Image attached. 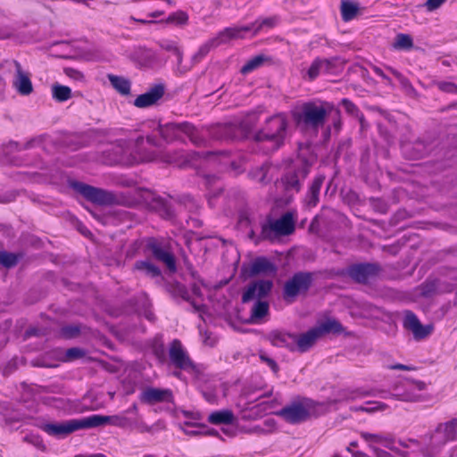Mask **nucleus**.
<instances>
[{"mask_svg":"<svg viewBox=\"0 0 457 457\" xmlns=\"http://www.w3.org/2000/svg\"><path fill=\"white\" fill-rule=\"evenodd\" d=\"M103 162L107 165L132 166L143 162H158L179 168L200 166H220L226 170L235 168V162L227 152L222 153H186L173 149H164L154 137L145 138L139 136L135 140L119 139L103 152Z\"/></svg>","mask_w":457,"mask_h":457,"instance_id":"obj_1","label":"nucleus"},{"mask_svg":"<svg viewBox=\"0 0 457 457\" xmlns=\"http://www.w3.org/2000/svg\"><path fill=\"white\" fill-rule=\"evenodd\" d=\"M457 436V419L440 423L430 435L425 436L422 441L408 438L399 441V445L412 453L419 452L427 457H437L449 442L455 440Z\"/></svg>","mask_w":457,"mask_h":457,"instance_id":"obj_2","label":"nucleus"},{"mask_svg":"<svg viewBox=\"0 0 457 457\" xmlns=\"http://www.w3.org/2000/svg\"><path fill=\"white\" fill-rule=\"evenodd\" d=\"M277 18H266L261 22L256 21L251 26L233 27L227 28L220 31L216 37L207 41L200 46L198 51L193 55L192 62L196 63L200 62L212 48L220 46V44L227 43L228 41L235 38L245 37L246 33L252 32L253 35L256 34L262 27H272L276 24Z\"/></svg>","mask_w":457,"mask_h":457,"instance_id":"obj_3","label":"nucleus"},{"mask_svg":"<svg viewBox=\"0 0 457 457\" xmlns=\"http://www.w3.org/2000/svg\"><path fill=\"white\" fill-rule=\"evenodd\" d=\"M426 389L422 381L401 380L392 386L390 391L374 389L371 392L357 390L350 396L351 399L366 395L379 396L384 399H394L402 402H419L421 400V391Z\"/></svg>","mask_w":457,"mask_h":457,"instance_id":"obj_4","label":"nucleus"},{"mask_svg":"<svg viewBox=\"0 0 457 457\" xmlns=\"http://www.w3.org/2000/svg\"><path fill=\"white\" fill-rule=\"evenodd\" d=\"M270 343L277 347H285L291 352L305 353L321 337L316 327L300 335L283 331H273L269 336Z\"/></svg>","mask_w":457,"mask_h":457,"instance_id":"obj_5","label":"nucleus"},{"mask_svg":"<svg viewBox=\"0 0 457 457\" xmlns=\"http://www.w3.org/2000/svg\"><path fill=\"white\" fill-rule=\"evenodd\" d=\"M288 120L285 113H278L266 120L264 128L256 135L257 141L270 144L269 151L279 148L285 140Z\"/></svg>","mask_w":457,"mask_h":457,"instance_id":"obj_6","label":"nucleus"},{"mask_svg":"<svg viewBox=\"0 0 457 457\" xmlns=\"http://www.w3.org/2000/svg\"><path fill=\"white\" fill-rule=\"evenodd\" d=\"M332 111L333 105L329 103L308 102L303 104L301 111L295 114V118L298 123L317 129L324 125L326 118L331 115Z\"/></svg>","mask_w":457,"mask_h":457,"instance_id":"obj_7","label":"nucleus"},{"mask_svg":"<svg viewBox=\"0 0 457 457\" xmlns=\"http://www.w3.org/2000/svg\"><path fill=\"white\" fill-rule=\"evenodd\" d=\"M159 134L167 142L185 141L189 139L194 145H200L204 139L199 136L198 130L190 123H167L159 127Z\"/></svg>","mask_w":457,"mask_h":457,"instance_id":"obj_8","label":"nucleus"},{"mask_svg":"<svg viewBox=\"0 0 457 457\" xmlns=\"http://www.w3.org/2000/svg\"><path fill=\"white\" fill-rule=\"evenodd\" d=\"M295 228V214L292 212L284 213L280 218H268L262 225L261 237L274 240L283 236L291 235Z\"/></svg>","mask_w":457,"mask_h":457,"instance_id":"obj_9","label":"nucleus"},{"mask_svg":"<svg viewBox=\"0 0 457 457\" xmlns=\"http://www.w3.org/2000/svg\"><path fill=\"white\" fill-rule=\"evenodd\" d=\"M457 285V270L445 269L435 277L428 278L422 285V293L425 295L433 294H445L453 292Z\"/></svg>","mask_w":457,"mask_h":457,"instance_id":"obj_10","label":"nucleus"},{"mask_svg":"<svg viewBox=\"0 0 457 457\" xmlns=\"http://www.w3.org/2000/svg\"><path fill=\"white\" fill-rule=\"evenodd\" d=\"M169 359L171 365L190 374L194 378H198L200 367L189 357L188 353L181 342L174 339L169 346Z\"/></svg>","mask_w":457,"mask_h":457,"instance_id":"obj_11","label":"nucleus"},{"mask_svg":"<svg viewBox=\"0 0 457 457\" xmlns=\"http://www.w3.org/2000/svg\"><path fill=\"white\" fill-rule=\"evenodd\" d=\"M71 187L79 193L87 201L98 205H112L117 202V197L110 191L95 187L79 181H71Z\"/></svg>","mask_w":457,"mask_h":457,"instance_id":"obj_12","label":"nucleus"},{"mask_svg":"<svg viewBox=\"0 0 457 457\" xmlns=\"http://www.w3.org/2000/svg\"><path fill=\"white\" fill-rule=\"evenodd\" d=\"M361 437L369 445V447L377 457H407L405 453H401L399 456H395L393 453L379 448L381 445L393 452L398 453L395 442L389 435L361 432Z\"/></svg>","mask_w":457,"mask_h":457,"instance_id":"obj_13","label":"nucleus"},{"mask_svg":"<svg viewBox=\"0 0 457 457\" xmlns=\"http://www.w3.org/2000/svg\"><path fill=\"white\" fill-rule=\"evenodd\" d=\"M39 428L49 436L58 438H63L82 428H88L87 417L69 420L62 422H43L39 425Z\"/></svg>","mask_w":457,"mask_h":457,"instance_id":"obj_14","label":"nucleus"},{"mask_svg":"<svg viewBox=\"0 0 457 457\" xmlns=\"http://www.w3.org/2000/svg\"><path fill=\"white\" fill-rule=\"evenodd\" d=\"M145 249L152 253L155 260L165 264L170 272L176 271L175 257L167 242L162 239L149 237L146 239Z\"/></svg>","mask_w":457,"mask_h":457,"instance_id":"obj_15","label":"nucleus"},{"mask_svg":"<svg viewBox=\"0 0 457 457\" xmlns=\"http://www.w3.org/2000/svg\"><path fill=\"white\" fill-rule=\"evenodd\" d=\"M312 282L310 272H297L287 280L283 288V296L286 300L295 298L302 292H306Z\"/></svg>","mask_w":457,"mask_h":457,"instance_id":"obj_16","label":"nucleus"},{"mask_svg":"<svg viewBox=\"0 0 457 457\" xmlns=\"http://www.w3.org/2000/svg\"><path fill=\"white\" fill-rule=\"evenodd\" d=\"M266 395H259L255 400L260 401L252 407H245L242 410V419L257 420L269 413L275 412L276 408L279 405L277 399L262 400Z\"/></svg>","mask_w":457,"mask_h":457,"instance_id":"obj_17","label":"nucleus"},{"mask_svg":"<svg viewBox=\"0 0 457 457\" xmlns=\"http://www.w3.org/2000/svg\"><path fill=\"white\" fill-rule=\"evenodd\" d=\"M403 328L412 333L415 340L420 341L428 337L433 331L432 325H422L418 317L411 311L404 312Z\"/></svg>","mask_w":457,"mask_h":457,"instance_id":"obj_18","label":"nucleus"},{"mask_svg":"<svg viewBox=\"0 0 457 457\" xmlns=\"http://www.w3.org/2000/svg\"><path fill=\"white\" fill-rule=\"evenodd\" d=\"M273 287V282L269 279H259L251 283L244 292L242 300L244 303L252 300H262L269 295Z\"/></svg>","mask_w":457,"mask_h":457,"instance_id":"obj_19","label":"nucleus"},{"mask_svg":"<svg viewBox=\"0 0 457 457\" xmlns=\"http://www.w3.org/2000/svg\"><path fill=\"white\" fill-rule=\"evenodd\" d=\"M139 399L144 403L153 405L160 403H171L173 395L168 388L148 386L141 392Z\"/></svg>","mask_w":457,"mask_h":457,"instance_id":"obj_20","label":"nucleus"},{"mask_svg":"<svg viewBox=\"0 0 457 457\" xmlns=\"http://www.w3.org/2000/svg\"><path fill=\"white\" fill-rule=\"evenodd\" d=\"M15 73L12 79V86L21 96H29L33 91L30 74L22 69L21 63L13 61Z\"/></svg>","mask_w":457,"mask_h":457,"instance_id":"obj_21","label":"nucleus"},{"mask_svg":"<svg viewBox=\"0 0 457 457\" xmlns=\"http://www.w3.org/2000/svg\"><path fill=\"white\" fill-rule=\"evenodd\" d=\"M379 267L373 263H359L352 265L347 270V274L359 283H366L370 278L377 276Z\"/></svg>","mask_w":457,"mask_h":457,"instance_id":"obj_22","label":"nucleus"},{"mask_svg":"<svg viewBox=\"0 0 457 457\" xmlns=\"http://www.w3.org/2000/svg\"><path fill=\"white\" fill-rule=\"evenodd\" d=\"M308 172L309 170L306 167L287 171L281 178V184L286 192H298L301 189V181L307 177Z\"/></svg>","mask_w":457,"mask_h":457,"instance_id":"obj_23","label":"nucleus"},{"mask_svg":"<svg viewBox=\"0 0 457 457\" xmlns=\"http://www.w3.org/2000/svg\"><path fill=\"white\" fill-rule=\"evenodd\" d=\"M247 129L237 126L235 123L218 125L214 131V136L219 139L237 140L245 137Z\"/></svg>","mask_w":457,"mask_h":457,"instance_id":"obj_24","label":"nucleus"},{"mask_svg":"<svg viewBox=\"0 0 457 457\" xmlns=\"http://www.w3.org/2000/svg\"><path fill=\"white\" fill-rule=\"evenodd\" d=\"M164 87L162 84L154 85L147 92L139 95L134 100V105L138 108H146L156 104L164 95Z\"/></svg>","mask_w":457,"mask_h":457,"instance_id":"obj_25","label":"nucleus"},{"mask_svg":"<svg viewBox=\"0 0 457 457\" xmlns=\"http://www.w3.org/2000/svg\"><path fill=\"white\" fill-rule=\"evenodd\" d=\"M202 394L210 403H217L220 397L226 395V386L219 379L206 382L202 386Z\"/></svg>","mask_w":457,"mask_h":457,"instance_id":"obj_26","label":"nucleus"},{"mask_svg":"<svg viewBox=\"0 0 457 457\" xmlns=\"http://www.w3.org/2000/svg\"><path fill=\"white\" fill-rule=\"evenodd\" d=\"M87 428H97L106 424H111L117 427H123L127 424V419L124 416L113 415L105 416L100 414H93L87 417Z\"/></svg>","mask_w":457,"mask_h":457,"instance_id":"obj_27","label":"nucleus"},{"mask_svg":"<svg viewBox=\"0 0 457 457\" xmlns=\"http://www.w3.org/2000/svg\"><path fill=\"white\" fill-rule=\"evenodd\" d=\"M276 272V265L264 256L255 258L250 264V274L253 276L260 274L274 275Z\"/></svg>","mask_w":457,"mask_h":457,"instance_id":"obj_28","label":"nucleus"},{"mask_svg":"<svg viewBox=\"0 0 457 457\" xmlns=\"http://www.w3.org/2000/svg\"><path fill=\"white\" fill-rule=\"evenodd\" d=\"M280 414L290 423H298L309 416L308 410L300 403H295L281 410Z\"/></svg>","mask_w":457,"mask_h":457,"instance_id":"obj_29","label":"nucleus"},{"mask_svg":"<svg viewBox=\"0 0 457 457\" xmlns=\"http://www.w3.org/2000/svg\"><path fill=\"white\" fill-rule=\"evenodd\" d=\"M160 46L164 51L170 52L176 56V59H177L176 72L178 74L182 75V74L186 73L190 69L189 67L182 65L183 53L180 50V48L176 41L163 39V40L160 41Z\"/></svg>","mask_w":457,"mask_h":457,"instance_id":"obj_30","label":"nucleus"},{"mask_svg":"<svg viewBox=\"0 0 457 457\" xmlns=\"http://www.w3.org/2000/svg\"><path fill=\"white\" fill-rule=\"evenodd\" d=\"M401 149L403 154L411 160L420 159L428 152V145L420 140L413 143H403L401 145Z\"/></svg>","mask_w":457,"mask_h":457,"instance_id":"obj_31","label":"nucleus"},{"mask_svg":"<svg viewBox=\"0 0 457 457\" xmlns=\"http://www.w3.org/2000/svg\"><path fill=\"white\" fill-rule=\"evenodd\" d=\"M325 180L324 175H317L312 180L304 198V204L308 208L315 207L320 200V188Z\"/></svg>","mask_w":457,"mask_h":457,"instance_id":"obj_32","label":"nucleus"},{"mask_svg":"<svg viewBox=\"0 0 457 457\" xmlns=\"http://www.w3.org/2000/svg\"><path fill=\"white\" fill-rule=\"evenodd\" d=\"M203 177V183L208 190V202L211 206L213 205L212 200L222 191V183L216 175L200 174Z\"/></svg>","mask_w":457,"mask_h":457,"instance_id":"obj_33","label":"nucleus"},{"mask_svg":"<svg viewBox=\"0 0 457 457\" xmlns=\"http://www.w3.org/2000/svg\"><path fill=\"white\" fill-rule=\"evenodd\" d=\"M235 416L230 410H220L209 414L208 421L214 425L232 424Z\"/></svg>","mask_w":457,"mask_h":457,"instance_id":"obj_34","label":"nucleus"},{"mask_svg":"<svg viewBox=\"0 0 457 457\" xmlns=\"http://www.w3.org/2000/svg\"><path fill=\"white\" fill-rule=\"evenodd\" d=\"M134 270L149 278H158L161 276L160 269L149 261H137L134 265Z\"/></svg>","mask_w":457,"mask_h":457,"instance_id":"obj_35","label":"nucleus"},{"mask_svg":"<svg viewBox=\"0 0 457 457\" xmlns=\"http://www.w3.org/2000/svg\"><path fill=\"white\" fill-rule=\"evenodd\" d=\"M329 67V62L324 59H316L312 62L307 70L306 76L309 80L315 79L321 72L327 71Z\"/></svg>","mask_w":457,"mask_h":457,"instance_id":"obj_36","label":"nucleus"},{"mask_svg":"<svg viewBox=\"0 0 457 457\" xmlns=\"http://www.w3.org/2000/svg\"><path fill=\"white\" fill-rule=\"evenodd\" d=\"M111 85L121 95H129L130 92V82L129 79L113 74L107 76Z\"/></svg>","mask_w":457,"mask_h":457,"instance_id":"obj_37","label":"nucleus"},{"mask_svg":"<svg viewBox=\"0 0 457 457\" xmlns=\"http://www.w3.org/2000/svg\"><path fill=\"white\" fill-rule=\"evenodd\" d=\"M316 328L319 329L320 337L330 332L339 334L344 330L341 323L335 319L326 320L319 326H316Z\"/></svg>","mask_w":457,"mask_h":457,"instance_id":"obj_38","label":"nucleus"},{"mask_svg":"<svg viewBox=\"0 0 457 457\" xmlns=\"http://www.w3.org/2000/svg\"><path fill=\"white\" fill-rule=\"evenodd\" d=\"M359 5L351 1H342L341 3V16L343 21H352L358 13Z\"/></svg>","mask_w":457,"mask_h":457,"instance_id":"obj_39","label":"nucleus"},{"mask_svg":"<svg viewBox=\"0 0 457 457\" xmlns=\"http://www.w3.org/2000/svg\"><path fill=\"white\" fill-rule=\"evenodd\" d=\"M392 46L395 50H410L413 46L412 37L408 34H397Z\"/></svg>","mask_w":457,"mask_h":457,"instance_id":"obj_40","label":"nucleus"},{"mask_svg":"<svg viewBox=\"0 0 457 457\" xmlns=\"http://www.w3.org/2000/svg\"><path fill=\"white\" fill-rule=\"evenodd\" d=\"M53 97L58 102H65L71 97V89L67 86L54 84L52 86Z\"/></svg>","mask_w":457,"mask_h":457,"instance_id":"obj_41","label":"nucleus"},{"mask_svg":"<svg viewBox=\"0 0 457 457\" xmlns=\"http://www.w3.org/2000/svg\"><path fill=\"white\" fill-rule=\"evenodd\" d=\"M269 312V303L267 301L257 300L251 311L253 320H260L265 317Z\"/></svg>","mask_w":457,"mask_h":457,"instance_id":"obj_42","label":"nucleus"},{"mask_svg":"<svg viewBox=\"0 0 457 457\" xmlns=\"http://www.w3.org/2000/svg\"><path fill=\"white\" fill-rule=\"evenodd\" d=\"M387 408V405L384 403L378 401L366 402L364 404L354 407L355 411H361L368 413H373L376 411H383Z\"/></svg>","mask_w":457,"mask_h":457,"instance_id":"obj_43","label":"nucleus"},{"mask_svg":"<svg viewBox=\"0 0 457 457\" xmlns=\"http://www.w3.org/2000/svg\"><path fill=\"white\" fill-rule=\"evenodd\" d=\"M265 61V57L263 55H256L250 60H248L241 68L240 71L242 74H248L253 71L261 67Z\"/></svg>","mask_w":457,"mask_h":457,"instance_id":"obj_44","label":"nucleus"},{"mask_svg":"<svg viewBox=\"0 0 457 457\" xmlns=\"http://www.w3.org/2000/svg\"><path fill=\"white\" fill-rule=\"evenodd\" d=\"M274 428H275L274 420L267 419V420H265L263 426L256 425L250 429V432L255 433L258 435L269 434V433L272 432L274 430Z\"/></svg>","mask_w":457,"mask_h":457,"instance_id":"obj_45","label":"nucleus"},{"mask_svg":"<svg viewBox=\"0 0 457 457\" xmlns=\"http://www.w3.org/2000/svg\"><path fill=\"white\" fill-rule=\"evenodd\" d=\"M18 262V258L14 253L5 251H0V264L4 267L11 268Z\"/></svg>","mask_w":457,"mask_h":457,"instance_id":"obj_46","label":"nucleus"},{"mask_svg":"<svg viewBox=\"0 0 457 457\" xmlns=\"http://www.w3.org/2000/svg\"><path fill=\"white\" fill-rule=\"evenodd\" d=\"M62 356L61 359L62 361H73L76 359H79L84 355V352L78 348V347H72L70 349H67L64 353H61Z\"/></svg>","mask_w":457,"mask_h":457,"instance_id":"obj_47","label":"nucleus"},{"mask_svg":"<svg viewBox=\"0 0 457 457\" xmlns=\"http://www.w3.org/2000/svg\"><path fill=\"white\" fill-rule=\"evenodd\" d=\"M35 143V140L29 141L24 144H20L18 142H11L5 149V152L7 154H10L12 152H21L22 150L29 149L33 144Z\"/></svg>","mask_w":457,"mask_h":457,"instance_id":"obj_48","label":"nucleus"},{"mask_svg":"<svg viewBox=\"0 0 457 457\" xmlns=\"http://www.w3.org/2000/svg\"><path fill=\"white\" fill-rule=\"evenodd\" d=\"M188 20V16L185 12L179 11L171 13L168 17V21L178 25L185 24Z\"/></svg>","mask_w":457,"mask_h":457,"instance_id":"obj_49","label":"nucleus"},{"mask_svg":"<svg viewBox=\"0 0 457 457\" xmlns=\"http://www.w3.org/2000/svg\"><path fill=\"white\" fill-rule=\"evenodd\" d=\"M60 334L64 338H73L79 334V328L73 325L64 326L62 328Z\"/></svg>","mask_w":457,"mask_h":457,"instance_id":"obj_50","label":"nucleus"},{"mask_svg":"<svg viewBox=\"0 0 457 457\" xmlns=\"http://www.w3.org/2000/svg\"><path fill=\"white\" fill-rule=\"evenodd\" d=\"M267 170H268V168L265 165H262V166L257 168L256 170H252L250 172V176L252 177L253 179H254L258 182H261V183H264L266 174H267Z\"/></svg>","mask_w":457,"mask_h":457,"instance_id":"obj_51","label":"nucleus"},{"mask_svg":"<svg viewBox=\"0 0 457 457\" xmlns=\"http://www.w3.org/2000/svg\"><path fill=\"white\" fill-rule=\"evenodd\" d=\"M447 0H426L424 7L428 12H433L437 10Z\"/></svg>","mask_w":457,"mask_h":457,"instance_id":"obj_52","label":"nucleus"},{"mask_svg":"<svg viewBox=\"0 0 457 457\" xmlns=\"http://www.w3.org/2000/svg\"><path fill=\"white\" fill-rule=\"evenodd\" d=\"M437 85L438 88L444 92L454 93L457 90V86L452 82L441 81Z\"/></svg>","mask_w":457,"mask_h":457,"instance_id":"obj_53","label":"nucleus"},{"mask_svg":"<svg viewBox=\"0 0 457 457\" xmlns=\"http://www.w3.org/2000/svg\"><path fill=\"white\" fill-rule=\"evenodd\" d=\"M25 440L32 445H34L37 448H44V444H43V441L42 439L37 436H35V435H27L25 436Z\"/></svg>","mask_w":457,"mask_h":457,"instance_id":"obj_54","label":"nucleus"},{"mask_svg":"<svg viewBox=\"0 0 457 457\" xmlns=\"http://www.w3.org/2000/svg\"><path fill=\"white\" fill-rule=\"evenodd\" d=\"M19 359L17 357L12 358L4 369V375H8L14 370L18 366Z\"/></svg>","mask_w":457,"mask_h":457,"instance_id":"obj_55","label":"nucleus"},{"mask_svg":"<svg viewBox=\"0 0 457 457\" xmlns=\"http://www.w3.org/2000/svg\"><path fill=\"white\" fill-rule=\"evenodd\" d=\"M333 114V125L335 129L339 130L341 128V120H340V112L339 110L333 107V111L331 112Z\"/></svg>","mask_w":457,"mask_h":457,"instance_id":"obj_56","label":"nucleus"},{"mask_svg":"<svg viewBox=\"0 0 457 457\" xmlns=\"http://www.w3.org/2000/svg\"><path fill=\"white\" fill-rule=\"evenodd\" d=\"M341 103L347 112L354 113L357 111V107L350 100L345 98Z\"/></svg>","mask_w":457,"mask_h":457,"instance_id":"obj_57","label":"nucleus"},{"mask_svg":"<svg viewBox=\"0 0 457 457\" xmlns=\"http://www.w3.org/2000/svg\"><path fill=\"white\" fill-rule=\"evenodd\" d=\"M261 359L267 363V365L274 371L277 372L278 370V364L274 360L270 357L261 355Z\"/></svg>","mask_w":457,"mask_h":457,"instance_id":"obj_58","label":"nucleus"},{"mask_svg":"<svg viewBox=\"0 0 457 457\" xmlns=\"http://www.w3.org/2000/svg\"><path fill=\"white\" fill-rule=\"evenodd\" d=\"M389 369H391V370H415V368L412 367V366L400 364V363L392 365V366L389 367Z\"/></svg>","mask_w":457,"mask_h":457,"instance_id":"obj_59","label":"nucleus"},{"mask_svg":"<svg viewBox=\"0 0 457 457\" xmlns=\"http://www.w3.org/2000/svg\"><path fill=\"white\" fill-rule=\"evenodd\" d=\"M12 35V30L6 27L0 28V39L8 38Z\"/></svg>","mask_w":457,"mask_h":457,"instance_id":"obj_60","label":"nucleus"},{"mask_svg":"<svg viewBox=\"0 0 457 457\" xmlns=\"http://www.w3.org/2000/svg\"><path fill=\"white\" fill-rule=\"evenodd\" d=\"M374 71L378 76L381 77L383 79L388 81L390 80L389 78L383 72V71L380 68L376 67L374 69Z\"/></svg>","mask_w":457,"mask_h":457,"instance_id":"obj_61","label":"nucleus"},{"mask_svg":"<svg viewBox=\"0 0 457 457\" xmlns=\"http://www.w3.org/2000/svg\"><path fill=\"white\" fill-rule=\"evenodd\" d=\"M8 337L5 332H0V348L7 342Z\"/></svg>","mask_w":457,"mask_h":457,"instance_id":"obj_62","label":"nucleus"},{"mask_svg":"<svg viewBox=\"0 0 457 457\" xmlns=\"http://www.w3.org/2000/svg\"><path fill=\"white\" fill-rule=\"evenodd\" d=\"M74 457H106L102 453H95V454H77Z\"/></svg>","mask_w":457,"mask_h":457,"instance_id":"obj_63","label":"nucleus"},{"mask_svg":"<svg viewBox=\"0 0 457 457\" xmlns=\"http://www.w3.org/2000/svg\"><path fill=\"white\" fill-rule=\"evenodd\" d=\"M162 14H163L162 12L156 11V12L148 13L147 18H158V17L162 16Z\"/></svg>","mask_w":457,"mask_h":457,"instance_id":"obj_64","label":"nucleus"}]
</instances>
